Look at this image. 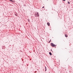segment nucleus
Listing matches in <instances>:
<instances>
[{"mask_svg": "<svg viewBox=\"0 0 73 73\" xmlns=\"http://www.w3.org/2000/svg\"><path fill=\"white\" fill-rule=\"evenodd\" d=\"M47 25H48V26H49V25H50V23H49L48 22L47 23Z\"/></svg>", "mask_w": 73, "mask_h": 73, "instance_id": "3", "label": "nucleus"}, {"mask_svg": "<svg viewBox=\"0 0 73 73\" xmlns=\"http://www.w3.org/2000/svg\"><path fill=\"white\" fill-rule=\"evenodd\" d=\"M63 0V1H65L66 0Z\"/></svg>", "mask_w": 73, "mask_h": 73, "instance_id": "11", "label": "nucleus"}, {"mask_svg": "<svg viewBox=\"0 0 73 73\" xmlns=\"http://www.w3.org/2000/svg\"><path fill=\"white\" fill-rule=\"evenodd\" d=\"M42 10H44V7H42Z\"/></svg>", "mask_w": 73, "mask_h": 73, "instance_id": "5", "label": "nucleus"}, {"mask_svg": "<svg viewBox=\"0 0 73 73\" xmlns=\"http://www.w3.org/2000/svg\"><path fill=\"white\" fill-rule=\"evenodd\" d=\"M49 53L50 56H52V53L51 52H49Z\"/></svg>", "mask_w": 73, "mask_h": 73, "instance_id": "6", "label": "nucleus"}, {"mask_svg": "<svg viewBox=\"0 0 73 73\" xmlns=\"http://www.w3.org/2000/svg\"><path fill=\"white\" fill-rule=\"evenodd\" d=\"M45 72H46V67H45Z\"/></svg>", "mask_w": 73, "mask_h": 73, "instance_id": "7", "label": "nucleus"}, {"mask_svg": "<svg viewBox=\"0 0 73 73\" xmlns=\"http://www.w3.org/2000/svg\"><path fill=\"white\" fill-rule=\"evenodd\" d=\"M68 4H70V3L69 2H68Z\"/></svg>", "mask_w": 73, "mask_h": 73, "instance_id": "10", "label": "nucleus"}, {"mask_svg": "<svg viewBox=\"0 0 73 73\" xmlns=\"http://www.w3.org/2000/svg\"><path fill=\"white\" fill-rule=\"evenodd\" d=\"M65 37H68V35H67L66 34H65Z\"/></svg>", "mask_w": 73, "mask_h": 73, "instance_id": "4", "label": "nucleus"}, {"mask_svg": "<svg viewBox=\"0 0 73 73\" xmlns=\"http://www.w3.org/2000/svg\"><path fill=\"white\" fill-rule=\"evenodd\" d=\"M35 14L37 16H39V14H38V13H37V12H36L35 13Z\"/></svg>", "mask_w": 73, "mask_h": 73, "instance_id": "2", "label": "nucleus"}, {"mask_svg": "<svg viewBox=\"0 0 73 73\" xmlns=\"http://www.w3.org/2000/svg\"><path fill=\"white\" fill-rule=\"evenodd\" d=\"M15 1H12V2H13V3H15Z\"/></svg>", "mask_w": 73, "mask_h": 73, "instance_id": "8", "label": "nucleus"}, {"mask_svg": "<svg viewBox=\"0 0 73 73\" xmlns=\"http://www.w3.org/2000/svg\"><path fill=\"white\" fill-rule=\"evenodd\" d=\"M51 45L52 46H53V47H56V45L54 44H53L52 43H51Z\"/></svg>", "mask_w": 73, "mask_h": 73, "instance_id": "1", "label": "nucleus"}, {"mask_svg": "<svg viewBox=\"0 0 73 73\" xmlns=\"http://www.w3.org/2000/svg\"><path fill=\"white\" fill-rule=\"evenodd\" d=\"M10 1H12V0H9Z\"/></svg>", "mask_w": 73, "mask_h": 73, "instance_id": "9", "label": "nucleus"}]
</instances>
